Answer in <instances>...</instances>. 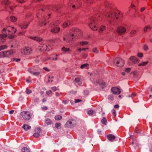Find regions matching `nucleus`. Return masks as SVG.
<instances>
[{
  "label": "nucleus",
  "instance_id": "obj_1",
  "mask_svg": "<svg viewBox=\"0 0 152 152\" xmlns=\"http://www.w3.org/2000/svg\"><path fill=\"white\" fill-rule=\"evenodd\" d=\"M120 12L118 11L113 12L110 11L104 14L107 17L109 23L110 25L115 24L114 20L118 19L119 17Z\"/></svg>",
  "mask_w": 152,
  "mask_h": 152
},
{
  "label": "nucleus",
  "instance_id": "obj_2",
  "mask_svg": "<svg viewBox=\"0 0 152 152\" xmlns=\"http://www.w3.org/2000/svg\"><path fill=\"white\" fill-rule=\"evenodd\" d=\"M90 22L89 24V26L90 28L93 31H96L98 27L96 25L97 21L96 18L94 17H91L90 18Z\"/></svg>",
  "mask_w": 152,
  "mask_h": 152
},
{
  "label": "nucleus",
  "instance_id": "obj_3",
  "mask_svg": "<svg viewBox=\"0 0 152 152\" xmlns=\"http://www.w3.org/2000/svg\"><path fill=\"white\" fill-rule=\"evenodd\" d=\"M44 10L43 9H42L41 10L39 11L38 12H37L36 14V15L38 18L39 17V14H41L42 16L43 17V18H42V20H41V23L40 24L42 26L43 24H44L45 25L47 24V23L46 22H45L44 21V19L45 20H46V19H47L49 18L48 16H50V14H48V16H44L43 12H44Z\"/></svg>",
  "mask_w": 152,
  "mask_h": 152
},
{
  "label": "nucleus",
  "instance_id": "obj_4",
  "mask_svg": "<svg viewBox=\"0 0 152 152\" xmlns=\"http://www.w3.org/2000/svg\"><path fill=\"white\" fill-rule=\"evenodd\" d=\"M11 32L10 30V29H8L7 28H4L2 31V34L0 35V38H1V40L2 42H3L4 40V39L6 38L7 36V34L9 35L10 34V33Z\"/></svg>",
  "mask_w": 152,
  "mask_h": 152
},
{
  "label": "nucleus",
  "instance_id": "obj_5",
  "mask_svg": "<svg viewBox=\"0 0 152 152\" xmlns=\"http://www.w3.org/2000/svg\"><path fill=\"white\" fill-rule=\"evenodd\" d=\"M20 115L22 116L23 118L25 120H29L31 117V115L30 113L27 111L22 112L20 113Z\"/></svg>",
  "mask_w": 152,
  "mask_h": 152
},
{
  "label": "nucleus",
  "instance_id": "obj_6",
  "mask_svg": "<svg viewBox=\"0 0 152 152\" xmlns=\"http://www.w3.org/2000/svg\"><path fill=\"white\" fill-rule=\"evenodd\" d=\"M12 50L2 51L0 52V57H6L10 56L13 53Z\"/></svg>",
  "mask_w": 152,
  "mask_h": 152
},
{
  "label": "nucleus",
  "instance_id": "obj_7",
  "mask_svg": "<svg viewBox=\"0 0 152 152\" xmlns=\"http://www.w3.org/2000/svg\"><path fill=\"white\" fill-rule=\"evenodd\" d=\"M57 25L54 23L53 24H51L49 27L51 28V31L55 33H56L60 31V28L58 27H57L56 26Z\"/></svg>",
  "mask_w": 152,
  "mask_h": 152
},
{
  "label": "nucleus",
  "instance_id": "obj_8",
  "mask_svg": "<svg viewBox=\"0 0 152 152\" xmlns=\"http://www.w3.org/2000/svg\"><path fill=\"white\" fill-rule=\"evenodd\" d=\"M126 31V29L122 26L118 27L116 30V32L119 35H121L125 33Z\"/></svg>",
  "mask_w": 152,
  "mask_h": 152
},
{
  "label": "nucleus",
  "instance_id": "obj_9",
  "mask_svg": "<svg viewBox=\"0 0 152 152\" xmlns=\"http://www.w3.org/2000/svg\"><path fill=\"white\" fill-rule=\"evenodd\" d=\"M32 52V49L31 48L29 47H26L22 51L23 54L25 55H28L31 53Z\"/></svg>",
  "mask_w": 152,
  "mask_h": 152
},
{
  "label": "nucleus",
  "instance_id": "obj_10",
  "mask_svg": "<svg viewBox=\"0 0 152 152\" xmlns=\"http://www.w3.org/2000/svg\"><path fill=\"white\" fill-rule=\"evenodd\" d=\"M66 125L70 128L74 127L76 125L75 122L73 120L68 121L66 124Z\"/></svg>",
  "mask_w": 152,
  "mask_h": 152
},
{
  "label": "nucleus",
  "instance_id": "obj_11",
  "mask_svg": "<svg viewBox=\"0 0 152 152\" xmlns=\"http://www.w3.org/2000/svg\"><path fill=\"white\" fill-rule=\"evenodd\" d=\"M111 91L114 94H118L121 92L120 90L117 87H113L112 88Z\"/></svg>",
  "mask_w": 152,
  "mask_h": 152
},
{
  "label": "nucleus",
  "instance_id": "obj_12",
  "mask_svg": "<svg viewBox=\"0 0 152 152\" xmlns=\"http://www.w3.org/2000/svg\"><path fill=\"white\" fill-rule=\"evenodd\" d=\"M129 59L132 61L133 63L135 64L138 63L140 61L139 59L134 56H131Z\"/></svg>",
  "mask_w": 152,
  "mask_h": 152
},
{
  "label": "nucleus",
  "instance_id": "obj_13",
  "mask_svg": "<svg viewBox=\"0 0 152 152\" xmlns=\"http://www.w3.org/2000/svg\"><path fill=\"white\" fill-rule=\"evenodd\" d=\"M107 138L110 141H113L115 138V137L111 134H108L107 136Z\"/></svg>",
  "mask_w": 152,
  "mask_h": 152
},
{
  "label": "nucleus",
  "instance_id": "obj_14",
  "mask_svg": "<svg viewBox=\"0 0 152 152\" xmlns=\"http://www.w3.org/2000/svg\"><path fill=\"white\" fill-rule=\"evenodd\" d=\"M74 33H73L70 35H68L67 38V40H66V42H69L71 41H74Z\"/></svg>",
  "mask_w": 152,
  "mask_h": 152
},
{
  "label": "nucleus",
  "instance_id": "obj_15",
  "mask_svg": "<svg viewBox=\"0 0 152 152\" xmlns=\"http://www.w3.org/2000/svg\"><path fill=\"white\" fill-rule=\"evenodd\" d=\"M28 71L31 74L35 76H38L40 74V72H35L33 71V70L32 69H28Z\"/></svg>",
  "mask_w": 152,
  "mask_h": 152
},
{
  "label": "nucleus",
  "instance_id": "obj_16",
  "mask_svg": "<svg viewBox=\"0 0 152 152\" xmlns=\"http://www.w3.org/2000/svg\"><path fill=\"white\" fill-rule=\"evenodd\" d=\"M96 82L97 84L101 85L102 86V88H104L106 87L105 83L104 82H101L100 80H98L96 81Z\"/></svg>",
  "mask_w": 152,
  "mask_h": 152
},
{
  "label": "nucleus",
  "instance_id": "obj_17",
  "mask_svg": "<svg viewBox=\"0 0 152 152\" xmlns=\"http://www.w3.org/2000/svg\"><path fill=\"white\" fill-rule=\"evenodd\" d=\"M71 24V22L69 20H67L65 21L63 24V28H66L69 26Z\"/></svg>",
  "mask_w": 152,
  "mask_h": 152
},
{
  "label": "nucleus",
  "instance_id": "obj_18",
  "mask_svg": "<svg viewBox=\"0 0 152 152\" xmlns=\"http://www.w3.org/2000/svg\"><path fill=\"white\" fill-rule=\"evenodd\" d=\"M30 38L31 39L38 42H40L42 40V38L36 37H30Z\"/></svg>",
  "mask_w": 152,
  "mask_h": 152
},
{
  "label": "nucleus",
  "instance_id": "obj_19",
  "mask_svg": "<svg viewBox=\"0 0 152 152\" xmlns=\"http://www.w3.org/2000/svg\"><path fill=\"white\" fill-rule=\"evenodd\" d=\"M23 128L25 131L28 130L31 128V126L26 124H24L22 126Z\"/></svg>",
  "mask_w": 152,
  "mask_h": 152
},
{
  "label": "nucleus",
  "instance_id": "obj_20",
  "mask_svg": "<svg viewBox=\"0 0 152 152\" xmlns=\"http://www.w3.org/2000/svg\"><path fill=\"white\" fill-rule=\"evenodd\" d=\"M104 5L105 7L107 8H111V6L110 3L107 1H106L104 2Z\"/></svg>",
  "mask_w": 152,
  "mask_h": 152
},
{
  "label": "nucleus",
  "instance_id": "obj_21",
  "mask_svg": "<svg viewBox=\"0 0 152 152\" xmlns=\"http://www.w3.org/2000/svg\"><path fill=\"white\" fill-rule=\"evenodd\" d=\"M28 23H23L20 25V26L22 28H26L28 26Z\"/></svg>",
  "mask_w": 152,
  "mask_h": 152
},
{
  "label": "nucleus",
  "instance_id": "obj_22",
  "mask_svg": "<svg viewBox=\"0 0 152 152\" xmlns=\"http://www.w3.org/2000/svg\"><path fill=\"white\" fill-rule=\"evenodd\" d=\"M2 5H8L10 4V2L7 0H3L1 2Z\"/></svg>",
  "mask_w": 152,
  "mask_h": 152
},
{
  "label": "nucleus",
  "instance_id": "obj_23",
  "mask_svg": "<svg viewBox=\"0 0 152 152\" xmlns=\"http://www.w3.org/2000/svg\"><path fill=\"white\" fill-rule=\"evenodd\" d=\"M45 122L48 125H50L52 124V121L48 118H46L45 120Z\"/></svg>",
  "mask_w": 152,
  "mask_h": 152
},
{
  "label": "nucleus",
  "instance_id": "obj_24",
  "mask_svg": "<svg viewBox=\"0 0 152 152\" xmlns=\"http://www.w3.org/2000/svg\"><path fill=\"white\" fill-rule=\"evenodd\" d=\"M121 58H117L114 61V62H116V65L117 66H119V64H120V59H121Z\"/></svg>",
  "mask_w": 152,
  "mask_h": 152
},
{
  "label": "nucleus",
  "instance_id": "obj_25",
  "mask_svg": "<svg viewBox=\"0 0 152 152\" xmlns=\"http://www.w3.org/2000/svg\"><path fill=\"white\" fill-rule=\"evenodd\" d=\"M148 61H145V62H143L141 63H139L138 64L139 66H145L147 64H148Z\"/></svg>",
  "mask_w": 152,
  "mask_h": 152
},
{
  "label": "nucleus",
  "instance_id": "obj_26",
  "mask_svg": "<svg viewBox=\"0 0 152 152\" xmlns=\"http://www.w3.org/2000/svg\"><path fill=\"white\" fill-rule=\"evenodd\" d=\"M60 9V8L58 7L54 6L53 7V10L56 12H58Z\"/></svg>",
  "mask_w": 152,
  "mask_h": 152
},
{
  "label": "nucleus",
  "instance_id": "obj_27",
  "mask_svg": "<svg viewBox=\"0 0 152 152\" xmlns=\"http://www.w3.org/2000/svg\"><path fill=\"white\" fill-rule=\"evenodd\" d=\"M22 152H30V151L26 148H23L21 150Z\"/></svg>",
  "mask_w": 152,
  "mask_h": 152
},
{
  "label": "nucleus",
  "instance_id": "obj_28",
  "mask_svg": "<svg viewBox=\"0 0 152 152\" xmlns=\"http://www.w3.org/2000/svg\"><path fill=\"white\" fill-rule=\"evenodd\" d=\"M11 20L13 22H15L16 21L17 19L16 18L13 16H11L10 17Z\"/></svg>",
  "mask_w": 152,
  "mask_h": 152
},
{
  "label": "nucleus",
  "instance_id": "obj_29",
  "mask_svg": "<svg viewBox=\"0 0 152 152\" xmlns=\"http://www.w3.org/2000/svg\"><path fill=\"white\" fill-rule=\"evenodd\" d=\"M107 120L104 117L101 120V122L104 125H106L107 124Z\"/></svg>",
  "mask_w": 152,
  "mask_h": 152
},
{
  "label": "nucleus",
  "instance_id": "obj_30",
  "mask_svg": "<svg viewBox=\"0 0 152 152\" xmlns=\"http://www.w3.org/2000/svg\"><path fill=\"white\" fill-rule=\"evenodd\" d=\"M7 46L6 45H3L0 46V51L7 48Z\"/></svg>",
  "mask_w": 152,
  "mask_h": 152
},
{
  "label": "nucleus",
  "instance_id": "obj_31",
  "mask_svg": "<svg viewBox=\"0 0 152 152\" xmlns=\"http://www.w3.org/2000/svg\"><path fill=\"white\" fill-rule=\"evenodd\" d=\"M88 42L87 41L85 42H80V44L81 46H83L85 45H87Z\"/></svg>",
  "mask_w": 152,
  "mask_h": 152
},
{
  "label": "nucleus",
  "instance_id": "obj_32",
  "mask_svg": "<svg viewBox=\"0 0 152 152\" xmlns=\"http://www.w3.org/2000/svg\"><path fill=\"white\" fill-rule=\"evenodd\" d=\"M62 117L60 115H57L55 117V118L56 120H59L61 119Z\"/></svg>",
  "mask_w": 152,
  "mask_h": 152
},
{
  "label": "nucleus",
  "instance_id": "obj_33",
  "mask_svg": "<svg viewBox=\"0 0 152 152\" xmlns=\"http://www.w3.org/2000/svg\"><path fill=\"white\" fill-rule=\"evenodd\" d=\"M120 62L119 66H123L124 65V62L121 59H120Z\"/></svg>",
  "mask_w": 152,
  "mask_h": 152
},
{
  "label": "nucleus",
  "instance_id": "obj_34",
  "mask_svg": "<svg viewBox=\"0 0 152 152\" xmlns=\"http://www.w3.org/2000/svg\"><path fill=\"white\" fill-rule=\"evenodd\" d=\"M62 50L65 52H67L69 51L70 50V49L69 48H65V47H63L62 48Z\"/></svg>",
  "mask_w": 152,
  "mask_h": 152
},
{
  "label": "nucleus",
  "instance_id": "obj_35",
  "mask_svg": "<svg viewBox=\"0 0 152 152\" xmlns=\"http://www.w3.org/2000/svg\"><path fill=\"white\" fill-rule=\"evenodd\" d=\"M55 126L58 129L61 128V124L60 123H56L55 124Z\"/></svg>",
  "mask_w": 152,
  "mask_h": 152
},
{
  "label": "nucleus",
  "instance_id": "obj_36",
  "mask_svg": "<svg viewBox=\"0 0 152 152\" xmlns=\"http://www.w3.org/2000/svg\"><path fill=\"white\" fill-rule=\"evenodd\" d=\"M88 66V64H82L80 66V68L81 69H83L84 68Z\"/></svg>",
  "mask_w": 152,
  "mask_h": 152
},
{
  "label": "nucleus",
  "instance_id": "obj_37",
  "mask_svg": "<svg viewBox=\"0 0 152 152\" xmlns=\"http://www.w3.org/2000/svg\"><path fill=\"white\" fill-rule=\"evenodd\" d=\"M151 28V27L150 26H145L144 28V31L145 32H146L147 30L149 29H150Z\"/></svg>",
  "mask_w": 152,
  "mask_h": 152
},
{
  "label": "nucleus",
  "instance_id": "obj_38",
  "mask_svg": "<svg viewBox=\"0 0 152 152\" xmlns=\"http://www.w3.org/2000/svg\"><path fill=\"white\" fill-rule=\"evenodd\" d=\"M94 112V111L92 110H90L88 111V113L89 115H93Z\"/></svg>",
  "mask_w": 152,
  "mask_h": 152
},
{
  "label": "nucleus",
  "instance_id": "obj_39",
  "mask_svg": "<svg viewBox=\"0 0 152 152\" xmlns=\"http://www.w3.org/2000/svg\"><path fill=\"white\" fill-rule=\"evenodd\" d=\"M93 51L95 53L97 54V53L99 51L97 49V48H94L93 49Z\"/></svg>",
  "mask_w": 152,
  "mask_h": 152
},
{
  "label": "nucleus",
  "instance_id": "obj_40",
  "mask_svg": "<svg viewBox=\"0 0 152 152\" xmlns=\"http://www.w3.org/2000/svg\"><path fill=\"white\" fill-rule=\"evenodd\" d=\"M34 137L37 138L38 137L40 136V134L38 132H35L33 135Z\"/></svg>",
  "mask_w": 152,
  "mask_h": 152
},
{
  "label": "nucleus",
  "instance_id": "obj_41",
  "mask_svg": "<svg viewBox=\"0 0 152 152\" xmlns=\"http://www.w3.org/2000/svg\"><path fill=\"white\" fill-rule=\"evenodd\" d=\"M35 132H38V133H39V134H40V133L41 132V130L40 128H38L37 129H35Z\"/></svg>",
  "mask_w": 152,
  "mask_h": 152
},
{
  "label": "nucleus",
  "instance_id": "obj_42",
  "mask_svg": "<svg viewBox=\"0 0 152 152\" xmlns=\"http://www.w3.org/2000/svg\"><path fill=\"white\" fill-rule=\"evenodd\" d=\"M26 93L28 94H29L32 92L31 90L28 89H26Z\"/></svg>",
  "mask_w": 152,
  "mask_h": 152
},
{
  "label": "nucleus",
  "instance_id": "obj_43",
  "mask_svg": "<svg viewBox=\"0 0 152 152\" xmlns=\"http://www.w3.org/2000/svg\"><path fill=\"white\" fill-rule=\"evenodd\" d=\"M10 28L12 30V34H13L16 32V29H15L14 27H10Z\"/></svg>",
  "mask_w": 152,
  "mask_h": 152
},
{
  "label": "nucleus",
  "instance_id": "obj_44",
  "mask_svg": "<svg viewBox=\"0 0 152 152\" xmlns=\"http://www.w3.org/2000/svg\"><path fill=\"white\" fill-rule=\"evenodd\" d=\"M108 99L110 100H113V96L112 95H110L108 96Z\"/></svg>",
  "mask_w": 152,
  "mask_h": 152
},
{
  "label": "nucleus",
  "instance_id": "obj_45",
  "mask_svg": "<svg viewBox=\"0 0 152 152\" xmlns=\"http://www.w3.org/2000/svg\"><path fill=\"white\" fill-rule=\"evenodd\" d=\"M105 29V26H102L100 27V31H103Z\"/></svg>",
  "mask_w": 152,
  "mask_h": 152
},
{
  "label": "nucleus",
  "instance_id": "obj_46",
  "mask_svg": "<svg viewBox=\"0 0 152 152\" xmlns=\"http://www.w3.org/2000/svg\"><path fill=\"white\" fill-rule=\"evenodd\" d=\"M133 74L134 77H137V72L136 71L133 72Z\"/></svg>",
  "mask_w": 152,
  "mask_h": 152
},
{
  "label": "nucleus",
  "instance_id": "obj_47",
  "mask_svg": "<svg viewBox=\"0 0 152 152\" xmlns=\"http://www.w3.org/2000/svg\"><path fill=\"white\" fill-rule=\"evenodd\" d=\"M131 69V68H128L126 69L125 71L127 73H129L130 72V70Z\"/></svg>",
  "mask_w": 152,
  "mask_h": 152
},
{
  "label": "nucleus",
  "instance_id": "obj_48",
  "mask_svg": "<svg viewBox=\"0 0 152 152\" xmlns=\"http://www.w3.org/2000/svg\"><path fill=\"white\" fill-rule=\"evenodd\" d=\"M112 114L114 116H115L116 115V112L114 109H113L112 110Z\"/></svg>",
  "mask_w": 152,
  "mask_h": 152
},
{
  "label": "nucleus",
  "instance_id": "obj_49",
  "mask_svg": "<svg viewBox=\"0 0 152 152\" xmlns=\"http://www.w3.org/2000/svg\"><path fill=\"white\" fill-rule=\"evenodd\" d=\"M72 31H74L75 32V33L78 31L79 30L77 29V28H73L72 29Z\"/></svg>",
  "mask_w": 152,
  "mask_h": 152
},
{
  "label": "nucleus",
  "instance_id": "obj_50",
  "mask_svg": "<svg viewBox=\"0 0 152 152\" xmlns=\"http://www.w3.org/2000/svg\"><path fill=\"white\" fill-rule=\"evenodd\" d=\"M80 80V79L79 78H76L75 80V81L76 83L79 82Z\"/></svg>",
  "mask_w": 152,
  "mask_h": 152
},
{
  "label": "nucleus",
  "instance_id": "obj_51",
  "mask_svg": "<svg viewBox=\"0 0 152 152\" xmlns=\"http://www.w3.org/2000/svg\"><path fill=\"white\" fill-rule=\"evenodd\" d=\"M137 33V31L136 30H133L130 32V33L131 34H135Z\"/></svg>",
  "mask_w": 152,
  "mask_h": 152
},
{
  "label": "nucleus",
  "instance_id": "obj_52",
  "mask_svg": "<svg viewBox=\"0 0 152 152\" xmlns=\"http://www.w3.org/2000/svg\"><path fill=\"white\" fill-rule=\"evenodd\" d=\"M16 0L18 2H19V3H23V2L25 1V0Z\"/></svg>",
  "mask_w": 152,
  "mask_h": 152
},
{
  "label": "nucleus",
  "instance_id": "obj_53",
  "mask_svg": "<svg viewBox=\"0 0 152 152\" xmlns=\"http://www.w3.org/2000/svg\"><path fill=\"white\" fill-rule=\"evenodd\" d=\"M135 95H136V94L135 93H133V94H132L131 95L127 96H126L127 97H134Z\"/></svg>",
  "mask_w": 152,
  "mask_h": 152
},
{
  "label": "nucleus",
  "instance_id": "obj_54",
  "mask_svg": "<svg viewBox=\"0 0 152 152\" xmlns=\"http://www.w3.org/2000/svg\"><path fill=\"white\" fill-rule=\"evenodd\" d=\"M148 47L147 45H144V49L145 50H148Z\"/></svg>",
  "mask_w": 152,
  "mask_h": 152
},
{
  "label": "nucleus",
  "instance_id": "obj_55",
  "mask_svg": "<svg viewBox=\"0 0 152 152\" xmlns=\"http://www.w3.org/2000/svg\"><path fill=\"white\" fill-rule=\"evenodd\" d=\"M51 89L54 91H56L57 90V88L55 86L51 87Z\"/></svg>",
  "mask_w": 152,
  "mask_h": 152
},
{
  "label": "nucleus",
  "instance_id": "obj_56",
  "mask_svg": "<svg viewBox=\"0 0 152 152\" xmlns=\"http://www.w3.org/2000/svg\"><path fill=\"white\" fill-rule=\"evenodd\" d=\"M143 56V54L142 53H139L138 54L137 56L139 57H142Z\"/></svg>",
  "mask_w": 152,
  "mask_h": 152
},
{
  "label": "nucleus",
  "instance_id": "obj_57",
  "mask_svg": "<svg viewBox=\"0 0 152 152\" xmlns=\"http://www.w3.org/2000/svg\"><path fill=\"white\" fill-rule=\"evenodd\" d=\"M20 59H18V58H14L13 59V61H15L17 62H18L20 61Z\"/></svg>",
  "mask_w": 152,
  "mask_h": 152
},
{
  "label": "nucleus",
  "instance_id": "obj_58",
  "mask_svg": "<svg viewBox=\"0 0 152 152\" xmlns=\"http://www.w3.org/2000/svg\"><path fill=\"white\" fill-rule=\"evenodd\" d=\"M61 94V93H59L58 92H56L55 93V95L57 97L59 96Z\"/></svg>",
  "mask_w": 152,
  "mask_h": 152
},
{
  "label": "nucleus",
  "instance_id": "obj_59",
  "mask_svg": "<svg viewBox=\"0 0 152 152\" xmlns=\"http://www.w3.org/2000/svg\"><path fill=\"white\" fill-rule=\"evenodd\" d=\"M82 56L83 58H86L87 56V55L85 53H83L82 54Z\"/></svg>",
  "mask_w": 152,
  "mask_h": 152
},
{
  "label": "nucleus",
  "instance_id": "obj_60",
  "mask_svg": "<svg viewBox=\"0 0 152 152\" xmlns=\"http://www.w3.org/2000/svg\"><path fill=\"white\" fill-rule=\"evenodd\" d=\"M52 93V92L51 91V90H49L48 91H47L46 92V93L48 95Z\"/></svg>",
  "mask_w": 152,
  "mask_h": 152
},
{
  "label": "nucleus",
  "instance_id": "obj_61",
  "mask_svg": "<svg viewBox=\"0 0 152 152\" xmlns=\"http://www.w3.org/2000/svg\"><path fill=\"white\" fill-rule=\"evenodd\" d=\"M25 31H21L19 33V34L20 35H23L25 34Z\"/></svg>",
  "mask_w": 152,
  "mask_h": 152
},
{
  "label": "nucleus",
  "instance_id": "obj_62",
  "mask_svg": "<svg viewBox=\"0 0 152 152\" xmlns=\"http://www.w3.org/2000/svg\"><path fill=\"white\" fill-rule=\"evenodd\" d=\"M93 0H86L88 3L91 4L92 2V1Z\"/></svg>",
  "mask_w": 152,
  "mask_h": 152
},
{
  "label": "nucleus",
  "instance_id": "obj_63",
  "mask_svg": "<svg viewBox=\"0 0 152 152\" xmlns=\"http://www.w3.org/2000/svg\"><path fill=\"white\" fill-rule=\"evenodd\" d=\"M81 101V100L79 99H75V103H77Z\"/></svg>",
  "mask_w": 152,
  "mask_h": 152
},
{
  "label": "nucleus",
  "instance_id": "obj_64",
  "mask_svg": "<svg viewBox=\"0 0 152 152\" xmlns=\"http://www.w3.org/2000/svg\"><path fill=\"white\" fill-rule=\"evenodd\" d=\"M145 9V7H142L141 8L140 11L141 12H142L144 11Z\"/></svg>",
  "mask_w": 152,
  "mask_h": 152
}]
</instances>
